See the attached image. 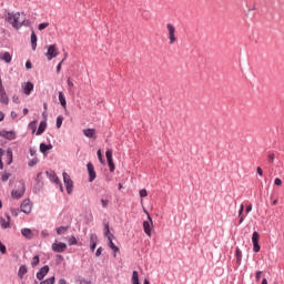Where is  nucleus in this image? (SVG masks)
Wrapping results in <instances>:
<instances>
[{
  "instance_id": "nucleus-50",
  "label": "nucleus",
  "mask_w": 284,
  "mask_h": 284,
  "mask_svg": "<svg viewBox=\"0 0 284 284\" xmlns=\"http://www.w3.org/2000/svg\"><path fill=\"white\" fill-rule=\"evenodd\" d=\"M274 183H275V185H277V186L283 185V181H282L280 178H276V179L274 180Z\"/></svg>"
},
{
  "instance_id": "nucleus-54",
  "label": "nucleus",
  "mask_w": 284,
  "mask_h": 284,
  "mask_svg": "<svg viewBox=\"0 0 284 284\" xmlns=\"http://www.w3.org/2000/svg\"><path fill=\"white\" fill-rule=\"evenodd\" d=\"M256 172L260 176H263V169H261V166L256 169Z\"/></svg>"
},
{
  "instance_id": "nucleus-49",
  "label": "nucleus",
  "mask_w": 284,
  "mask_h": 284,
  "mask_svg": "<svg viewBox=\"0 0 284 284\" xmlns=\"http://www.w3.org/2000/svg\"><path fill=\"white\" fill-rule=\"evenodd\" d=\"M101 203H102V207H108V205H109V203H110V201L109 200H104V199H102L101 200Z\"/></svg>"
},
{
  "instance_id": "nucleus-53",
  "label": "nucleus",
  "mask_w": 284,
  "mask_h": 284,
  "mask_svg": "<svg viewBox=\"0 0 284 284\" xmlns=\"http://www.w3.org/2000/svg\"><path fill=\"white\" fill-rule=\"evenodd\" d=\"M102 252H103V247H99L95 252V256H100Z\"/></svg>"
},
{
  "instance_id": "nucleus-37",
  "label": "nucleus",
  "mask_w": 284,
  "mask_h": 284,
  "mask_svg": "<svg viewBox=\"0 0 284 284\" xmlns=\"http://www.w3.org/2000/svg\"><path fill=\"white\" fill-rule=\"evenodd\" d=\"M253 252H261V245H258V242H253Z\"/></svg>"
},
{
  "instance_id": "nucleus-62",
  "label": "nucleus",
  "mask_w": 284,
  "mask_h": 284,
  "mask_svg": "<svg viewBox=\"0 0 284 284\" xmlns=\"http://www.w3.org/2000/svg\"><path fill=\"white\" fill-rule=\"evenodd\" d=\"M11 116H12V119H17V112L12 111Z\"/></svg>"
},
{
  "instance_id": "nucleus-29",
  "label": "nucleus",
  "mask_w": 284,
  "mask_h": 284,
  "mask_svg": "<svg viewBox=\"0 0 284 284\" xmlns=\"http://www.w3.org/2000/svg\"><path fill=\"white\" fill-rule=\"evenodd\" d=\"M132 284H140L139 283V272H136V271H133V273H132Z\"/></svg>"
},
{
  "instance_id": "nucleus-39",
  "label": "nucleus",
  "mask_w": 284,
  "mask_h": 284,
  "mask_svg": "<svg viewBox=\"0 0 284 284\" xmlns=\"http://www.w3.org/2000/svg\"><path fill=\"white\" fill-rule=\"evenodd\" d=\"M235 256L237 261H241V258H243V253L241 252V248H236Z\"/></svg>"
},
{
  "instance_id": "nucleus-23",
  "label": "nucleus",
  "mask_w": 284,
  "mask_h": 284,
  "mask_svg": "<svg viewBox=\"0 0 284 284\" xmlns=\"http://www.w3.org/2000/svg\"><path fill=\"white\" fill-rule=\"evenodd\" d=\"M13 155H12V149H7V165H12Z\"/></svg>"
},
{
  "instance_id": "nucleus-46",
  "label": "nucleus",
  "mask_w": 284,
  "mask_h": 284,
  "mask_svg": "<svg viewBox=\"0 0 284 284\" xmlns=\"http://www.w3.org/2000/svg\"><path fill=\"white\" fill-rule=\"evenodd\" d=\"M140 196L141 199H145V196H148V190L145 189L140 190Z\"/></svg>"
},
{
  "instance_id": "nucleus-21",
  "label": "nucleus",
  "mask_w": 284,
  "mask_h": 284,
  "mask_svg": "<svg viewBox=\"0 0 284 284\" xmlns=\"http://www.w3.org/2000/svg\"><path fill=\"white\" fill-rule=\"evenodd\" d=\"M0 223L3 230H8L10 227V215H7V219L1 217Z\"/></svg>"
},
{
  "instance_id": "nucleus-60",
  "label": "nucleus",
  "mask_w": 284,
  "mask_h": 284,
  "mask_svg": "<svg viewBox=\"0 0 284 284\" xmlns=\"http://www.w3.org/2000/svg\"><path fill=\"white\" fill-rule=\"evenodd\" d=\"M3 119H6V115L3 114V112H0V122L3 121Z\"/></svg>"
},
{
  "instance_id": "nucleus-40",
  "label": "nucleus",
  "mask_w": 284,
  "mask_h": 284,
  "mask_svg": "<svg viewBox=\"0 0 284 284\" xmlns=\"http://www.w3.org/2000/svg\"><path fill=\"white\" fill-rule=\"evenodd\" d=\"M29 128H30L33 132H37V121L30 122Z\"/></svg>"
},
{
  "instance_id": "nucleus-32",
  "label": "nucleus",
  "mask_w": 284,
  "mask_h": 284,
  "mask_svg": "<svg viewBox=\"0 0 284 284\" xmlns=\"http://www.w3.org/2000/svg\"><path fill=\"white\" fill-rule=\"evenodd\" d=\"M39 255L33 256L32 261H31V266L32 267H37V265H39Z\"/></svg>"
},
{
  "instance_id": "nucleus-36",
  "label": "nucleus",
  "mask_w": 284,
  "mask_h": 284,
  "mask_svg": "<svg viewBox=\"0 0 284 284\" xmlns=\"http://www.w3.org/2000/svg\"><path fill=\"white\" fill-rule=\"evenodd\" d=\"M61 125H63V115L57 118V128L59 129Z\"/></svg>"
},
{
  "instance_id": "nucleus-58",
  "label": "nucleus",
  "mask_w": 284,
  "mask_h": 284,
  "mask_svg": "<svg viewBox=\"0 0 284 284\" xmlns=\"http://www.w3.org/2000/svg\"><path fill=\"white\" fill-rule=\"evenodd\" d=\"M59 284H68V282L65 281V278H61L59 280Z\"/></svg>"
},
{
  "instance_id": "nucleus-57",
  "label": "nucleus",
  "mask_w": 284,
  "mask_h": 284,
  "mask_svg": "<svg viewBox=\"0 0 284 284\" xmlns=\"http://www.w3.org/2000/svg\"><path fill=\"white\" fill-rule=\"evenodd\" d=\"M250 212H252V204H250L248 206H246V213L250 214Z\"/></svg>"
},
{
  "instance_id": "nucleus-56",
  "label": "nucleus",
  "mask_w": 284,
  "mask_h": 284,
  "mask_svg": "<svg viewBox=\"0 0 284 284\" xmlns=\"http://www.w3.org/2000/svg\"><path fill=\"white\" fill-rule=\"evenodd\" d=\"M61 65H63V62H60L57 67V73L59 74V72H61Z\"/></svg>"
},
{
  "instance_id": "nucleus-52",
  "label": "nucleus",
  "mask_w": 284,
  "mask_h": 284,
  "mask_svg": "<svg viewBox=\"0 0 284 284\" xmlns=\"http://www.w3.org/2000/svg\"><path fill=\"white\" fill-rule=\"evenodd\" d=\"M11 214H12V216H19V210L12 209Z\"/></svg>"
},
{
  "instance_id": "nucleus-3",
  "label": "nucleus",
  "mask_w": 284,
  "mask_h": 284,
  "mask_svg": "<svg viewBox=\"0 0 284 284\" xmlns=\"http://www.w3.org/2000/svg\"><path fill=\"white\" fill-rule=\"evenodd\" d=\"M166 30H168L169 43H170V45H173V43H176V41H178L176 28L174 27V24L168 23Z\"/></svg>"
},
{
  "instance_id": "nucleus-27",
  "label": "nucleus",
  "mask_w": 284,
  "mask_h": 284,
  "mask_svg": "<svg viewBox=\"0 0 284 284\" xmlns=\"http://www.w3.org/2000/svg\"><path fill=\"white\" fill-rule=\"evenodd\" d=\"M48 150H52V145H48L45 143L40 144V152H42V154H45V152H48Z\"/></svg>"
},
{
  "instance_id": "nucleus-33",
  "label": "nucleus",
  "mask_w": 284,
  "mask_h": 284,
  "mask_svg": "<svg viewBox=\"0 0 284 284\" xmlns=\"http://www.w3.org/2000/svg\"><path fill=\"white\" fill-rule=\"evenodd\" d=\"M258 239H261V235L255 231L252 235V243H258Z\"/></svg>"
},
{
  "instance_id": "nucleus-45",
  "label": "nucleus",
  "mask_w": 284,
  "mask_h": 284,
  "mask_svg": "<svg viewBox=\"0 0 284 284\" xmlns=\"http://www.w3.org/2000/svg\"><path fill=\"white\" fill-rule=\"evenodd\" d=\"M104 234H105L106 236H110V234H112V233H110V224H105V225H104Z\"/></svg>"
},
{
  "instance_id": "nucleus-5",
  "label": "nucleus",
  "mask_w": 284,
  "mask_h": 284,
  "mask_svg": "<svg viewBox=\"0 0 284 284\" xmlns=\"http://www.w3.org/2000/svg\"><path fill=\"white\" fill-rule=\"evenodd\" d=\"M62 176H63L64 185L67 189V193L72 194L74 190V182L70 178V174H68L67 172H63Z\"/></svg>"
},
{
  "instance_id": "nucleus-59",
  "label": "nucleus",
  "mask_w": 284,
  "mask_h": 284,
  "mask_svg": "<svg viewBox=\"0 0 284 284\" xmlns=\"http://www.w3.org/2000/svg\"><path fill=\"white\" fill-rule=\"evenodd\" d=\"M43 108H44L43 116H45V111L48 110V103H44Z\"/></svg>"
},
{
  "instance_id": "nucleus-34",
  "label": "nucleus",
  "mask_w": 284,
  "mask_h": 284,
  "mask_svg": "<svg viewBox=\"0 0 284 284\" xmlns=\"http://www.w3.org/2000/svg\"><path fill=\"white\" fill-rule=\"evenodd\" d=\"M99 241V237L97 236V234H91L90 236V244H97Z\"/></svg>"
},
{
  "instance_id": "nucleus-9",
  "label": "nucleus",
  "mask_w": 284,
  "mask_h": 284,
  "mask_svg": "<svg viewBox=\"0 0 284 284\" xmlns=\"http://www.w3.org/2000/svg\"><path fill=\"white\" fill-rule=\"evenodd\" d=\"M21 212L24 214H30L32 212V202L30 200H24L21 204Z\"/></svg>"
},
{
  "instance_id": "nucleus-13",
  "label": "nucleus",
  "mask_w": 284,
  "mask_h": 284,
  "mask_svg": "<svg viewBox=\"0 0 284 284\" xmlns=\"http://www.w3.org/2000/svg\"><path fill=\"white\" fill-rule=\"evenodd\" d=\"M87 168L89 172V182L92 183V181L97 179V172H94V165H92V163H89Z\"/></svg>"
},
{
  "instance_id": "nucleus-44",
  "label": "nucleus",
  "mask_w": 284,
  "mask_h": 284,
  "mask_svg": "<svg viewBox=\"0 0 284 284\" xmlns=\"http://www.w3.org/2000/svg\"><path fill=\"white\" fill-rule=\"evenodd\" d=\"M274 159H275L274 153H268V155H267L268 163H274Z\"/></svg>"
},
{
  "instance_id": "nucleus-41",
  "label": "nucleus",
  "mask_w": 284,
  "mask_h": 284,
  "mask_svg": "<svg viewBox=\"0 0 284 284\" xmlns=\"http://www.w3.org/2000/svg\"><path fill=\"white\" fill-rule=\"evenodd\" d=\"M2 156H3V149L0 148V170H3V160H2Z\"/></svg>"
},
{
  "instance_id": "nucleus-48",
  "label": "nucleus",
  "mask_w": 284,
  "mask_h": 284,
  "mask_svg": "<svg viewBox=\"0 0 284 284\" xmlns=\"http://www.w3.org/2000/svg\"><path fill=\"white\" fill-rule=\"evenodd\" d=\"M261 274H263V271H257L255 273V278H256V282L258 283V281H261Z\"/></svg>"
},
{
  "instance_id": "nucleus-2",
  "label": "nucleus",
  "mask_w": 284,
  "mask_h": 284,
  "mask_svg": "<svg viewBox=\"0 0 284 284\" xmlns=\"http://www.w3.org/2000/svg\"><path fill=\"white\" fill-rule=\"evenodd\" d=\"M26 194V182L23 180L19 181L18 189H13L11 192L12 199H22L23 195Z\"/></svg>"
},
{
  "instance_id": "nucleus-63",
  "label": "nucleus",
  "mask_w": 284,
  "mask_h": 284,
  "mask_svg": "<svg viewBox=\"0 0 284 284\" xmlns=\"http://www.w3.org/2000/svg\"><path fill=\"white\" fill-rule=\"evenodd\" d=\"M28 112H29L28 108H24V109H23V114H24V116H26V114H28Z\"/></svg>"
},
{
  "instance_id": "nucleus-25",
  "label": "nucleus",
  "mask_w": 284,
  "mask_h": 284,
  "mask_svg": "<svg viewBox=\"0 0 284 284\" xmlns=\"http://www.w3.org/2000/svg\"><path fill=\"white\" fill-rule=\"evenodd\" d=\"M31 47L32 50H37V33L34 31L31 32Z\"/></svg>"
},
{
  "instance_id": "nucleus-15",
  "label": "nucleus",
  "mask_w": 284,
  "mask_h": 284,
  "mask_svg": "<svg viewBox=\"0 0 284 284\" xmlns=\"http://www.w3.org/2000/svg\"><path fill=\"white\" fill-rule=\"evenodd\" d=\"M83 134L87 139H97V129H84Z\"/></svg>"
},
{
  "instance_id": "nucleus-64",
  "label": "nucleus",
  "mask_w": 284,
  "mask_h": 284,
  "mask_svg": "<svg viewBox=\"0 0 284 284\" xmlns=\"http://www.w3.org/2000/svg\"><path fill=\"white\" fill-rule=\"evenodd\" d=\"M262 284H267V278H263Z\"/></svg>"
},
{
  "instance_id": "nucleus-7",
  "label": "nucleus",
  "mask_w": 284,
  "mask_h": 284,
  "mask_svg": "<svg viewBox=\"0 0 284 284\" xmlns=\"http://www.w3.org/2000/svg\"><path fill=\"white\" fill-rule=\"evenodd\" d=\"M52 251L57 252L58 254H62V252H65L68 250V245L63 242H57L52 244Z\"/></svg>"
},
{
  "instance_id": "nucleus-20",
  "label": "nucleus",
  "mask_w": 284,
  "mask_h": 284,
  "mask_svg": "<svg viewBox=\"0 0 284 284\" xmlns=\"http://www.w3.org/2000/svg\"><path fill=\"white\" fill-rule=\"evenodd\" d=\"M21 234L24 236V239H33L34 236V233H32V230L30 229H22Z\"/></svg>"
},
{
  "instance_id": "nucleus-12",
  "label": "nucleus",
  "mask_w": 284,
  "mask_h": 284,
  "mask_svg": "<svg viewBox=\"0 0 284 284\" xmlns=\"http://www.w3.org/2000/svg\"><path fill=\"white\" fill-rule=\"evenodd\" d=\"M22 90L27 97H30L32 90H34V84H32V82H24L22 84Z\"/></svg>"
},
{
  "instance_id": "nucleus-6",
  "label": "nucleus",
  "mask_w": 284,
  "mask_h": 284,
  "mask_svg": "<svg viewBox=\"0 0 284 284\" xmlns=\"http://www.w3.org/2000/svg\"><path fill=\"white\" fill-rule=\"evenodd\" d=\"M45 57H47L48 61H52V59H57V57H59V49H57V44H50L48 47Z\"/></svg>"
},
{
  "instance_id": "nucleus-19",
  "label": "nucleus",
  "mask_w": 284,
  "mask_h": 284,
  "mask_svg": "<svg viewBox=\"0 0 284 284\" xmlns=\"http://www.w3.org/2000/svg\"><path fill=\"white\" fill-rule=\"evenodd\" d=\"M112 239H114V235L113 234H110L109 236H108V241H109V247L113 251V252H119V246H116L115 244H114V242L112 241Z\"/></svg>"
},
{
  "instance_id": "nucleus-43",
  "label": "nucleus",
  "mask_w": 284,
  "mask_h": 284,
  "mask_svg": "<svg viewBox=\"0 0 284 284\" xmlns=\"http://www.w3.org/2000/svg\"><path fill=\"white\" fill-rule=\"evenodd\" d=\"M97 155H98L100 163H105V161L103 160V154H101V150H98Z\"/></svg>"
},
{
  "instance_id": "nucleus-24",
  "label": "nucleus",
  "mask_w": 284,
  "mask_h": 284,
  "mask_svg": "<svg viewBox=\"0 0 284 284\" xmlns=\"http://www.w3.org/2000/svg\"><path fill=\"white\" fill-rule=\"evenodd\" d=\"M59 101L62 108L65 110V108H68V102L65 101V95L61 91L59 92Z\"/></svg>"
},
{
  "instance_id": "nucleus-61",
  "label": "nucleus",
  "mask_w": 284,
  "mask_h": 284,
  "mask_svg": "<svg viewBox=\"0 0 284 284\" xmlns=\"http://www.w3.org/2000/svg\"><path fill=\"white\" fill-rule=\"evenodd\" d=\"M90 245H91L92 252H94V250H97V244H90Z\"/></svg>"
},
{
  "instance_id": "nucleus-26",
  "label": "nucleus",
  "mask_w": 284,
  "mask_h": 284,
  "mask_svg": "<svg viewBox=\"0 0 284 284\" xmlns=\"http://www.w3.org/2000/svg\"><path fill=\"white\" fill-rule=\"evenodd\" d=\"M10 176H12V174H10V172L4 171V172L0 173V179L3 183H6L8 181V179H10Z\"/></svg>"
},
{
  "instance_id": "nucleus-8",
  "label": "nucleus",
  "mask_w": 284,
  "mask_h": 284,
  "mask_svg": "<svg viewBox=\"0 0 284 284\" xmlns=\"http://www.w3.org/2000/svg\"><path fill=\"white\" fill-rule=\"evenodd\" d=\"M0 136L8 139V141H14L17 139V133L14 131H0Z\"/></svg>"
},
{
  "instance_id": "nucleus-30",
  "label": "nucleus",
  "mask_w": 284,
  "mask_h": 284,
  "mask_svg": "<svg viewBox=\"0 0 284 284\" xmlns=\"http://www.w3.org/2000/svg\"><path fill=\"white\" fill-rule=\"evenodd\" d=\"M67 83L69 85V92H72V94H74V82H72V79L68 78Z\"/></svg>"
},
{
  "instance_id": "nucleus-35",
  "label": "nucleus",
  "mask_w": 284,
  "mask_h": 284,
  "mask_svg": "<svg viewBox=\"0 0 284 284\" xmlns=\"http://www.w3.org/2000/svg\"><path fill=\"white\" fill-rule=\"evenodd\" d=\"M54 281H55V278H54V276H52V277H49V278L42 281L40 284H54Z\"/></svg>"
},
{
  "instance_id": "nucleus-10",
  "label": "nucleus",
  "mask_w": 284,
  "mask_h": 284,
  "mask_svg": "<svg viewBox=\"0 0 284 284\" xmlns=\"http://www.w3.org/2000/svg\"><path fill=\"white\" fill-rule=\"evenodd\" d=\"M105 156L110 168V172H114V160H112V150H106Z\"/></svg>"
},
{
  "instance_id": "nucleus-47",
  "label": "nucleus",
  "mask_w": 284,
  "mask_h": 284,
  "mask_svg": "<svg viewBox=\"0 0 284 284\" xmlns=\"http://www.w3.org/2000/svg\"><path fill=\"white\" fill-rule=\"evenodd\" d=\"M0 252H1V254H6V252H7L6 245H3V243H1V241H0Z\"/></svg>"
},
{
  "instance_id": "nucleus-42",
  "label": "nucleus",
  "mask_w": 284,
  "mask_h": 284,
  "mask_svg": "<svg viewBox=\"0 0 284 284\" xmlns=\"http://www.w3.org/2000/svg\"><path fill=\"white\" fill-rule=\"evenodd\" d=\"M48 26H50V23H48V22L40 23L38 27V30H45V28H48Z\"/></svg>"
},
{
  "instance_id": "nucleus-38",
  "label": "nucleus",
  "mask_w": 284,
  "mask_h": 284,
  "mask_svg": "<svg viewBox=\"0 0 284 284\" xmlns=\"http://www.w3.org/2000/svg\"><path fill=\"white\" fill-rule=\"evenodd\" d=\"M79 242L77 241V237L74 235H72L69 239V245H77Z\"/></svg>"
},
{
  "instance_id": "nucleus-28",
  "label": "nucleus",
  "mask_w": 284,
  "mask_h": 284,
  "mask_svg": "<svg viewBox=\"0 0 284 284\" xmlns=\"http://www.w3.org/2000/svg\"><path fill=\"white\" fill-rule=\"evenodd\" d=\"M245 210V206L243 204H241L240 206V211H239V217H240V225L241 223H243L245 221V216H243V211Z\"/></svg>"
},
{
  "instance_id": "nucleus-51",
  "label": "nucleus",
  "mask_w": 284,
  "mask_h": 284,
  "mask_svg": "<svg viewBox=\"0 0 284 284\" xmlns=\"http://www.w3.org/2000/svg\"><path fill=\"white\" fill-rule=\"evenodd\" d=\"M12 101H13V103H21L19 95H13Z\"/></svg>"
},
{
  "instance_id": "nucleus-16",
  "label": "nucleus",
  "mask_w": 284,
  "mask_h": 284,
  "mask_svg": "<svg viewBox=\"0 0 284 284\" xmlns=\"http://www.w3.org/2000/svg\"><path fill=\"white\" fill-rule=\"evenodd\" d=\"M0 103H4L8 105L10 103V99L8 98V93H6V89H0Z\"/></svg>"
},
{
  "instance_id": "nucleus-55",
  "label": "nucleus",
  "mask_w": 284,
  "mask_h": 284,
  "mask_svg": "<svg viewBox=\"0 0 284 284\" xmlns=\"http://www.w3.org/2000/svg\"><path fill=\"white\" fill-rule=\"evenodd\" d=\"M26 68H27V70L32 69V63L30 61H27L26 62Z\"/></svg>"
},
{
  "instance_id": "nucleus-18",
  "label": "nucleus",
  "mask_w": 284,
  "mask_h": 284,
  "mask_svg": "<svg viewBox=\"0 0 284 284\" xmlns=\"http://www.w3.org/2000/svg\"><path fill=\"white\" fill-rule=\"evenodd\" d=\"M45 128H48V122L41 121L38 131L36 132L37 136H41V134L45 132Z\"/></svg>"
},
{
  "instance_id": "nucleus-22",
  "label": "nucleus",
  "mask_w": 284,
  "mask_h": 284,
  "mask_svg": "<svg viewBox=\"0 0 284 284\" xmlns=\"http://www.w3.org/2000/svg\"><path fill=\"white\" fill-rule=\"evenodd\" d=\"M26 274H28V266L21 265L18 271L19 278H23V276H26Z\"/></svg>"
},
{
  "instance_id": "nucleus-11",
  "label": "nucleus",
  "mask_w": 284,
  "mask_h": 284,
  "mask_svg": "<svg viewBox=\"0 0 284 284\" xmlns=\"http://www.w3.org/2000/svg\"><path fill=\"white\" fill-rule=\"evenodd\" d=\"M50 272V266L44 265L40 271L37 273L38 281H43L45 278V275Z\"/></svg>"
},
{
  "instance_id": "nucleus-1",
  "label": "nucleus",
  "mask_w": 284,
  "mask_h": 284,
  "mask_svg": "<svg viewBox=\"0 0 284 284\" xmlns=\"http://www.w3.org/2000/svg\"><path fill=\"white\" fill-rule=\"evenodd\" d=\"M7 21L12 26V28H16V30H19L23 23H26V17L21 18L20 12H11L7 14Z\"/></svg>"
},
{
  "instance_id": "nucleus-17",
  "label": "nucleus",
  "mask_w": 284,
  "mask_h": 284,
  "mask_svg": "<svg viewBox=\"0 0 284 284\" xmlns=\"http://www.w3.org/2000/svg\"><path fill=\"white\" fill-rule=\"evenodd\" d=\"M0 61H4V63H11L12 62V55L10 52H1L0 53Z\"/></svg>"
},
{
  "instance_id": "nucleus-4",
  "label": "nucleus",
  "mask_w": 284,
  "mask_h": 284,
  "mask_svg": "<svg viewBox=\"0 0 284 284\" xmlns=\"http://www.w3.org/2000/svg\"><path fill=\"white\" fill-rule=\"evenodd\" d=\"M144 212L148 215V221L143 222V230L146 236H152V229L154 227V222L152 221L150 213H148V211Z\"/></svg>"
},
{
  "instance_id": "nucleus-14",
  "label": "nucleus",
  "mask_w": 284,
  "mask_h": 284,
  "mask_svg": "<svg viewBox=\"0 0 284 284\" xmlns=\"http://www.w3.org/2000/svg\"><path fill=\"white\" fill-rule=\"evenodd\" d=\"M47 174H50V180L57 185H60V190L63 191V184H61V181L59 180V176H57V173L51 171V172H47Z\"/></svg>"
},
{
  "instance_id": "nucleus-31",
  "label": "nucleus",
  "mask_w": 284,
  "mask_h": 284,
  "mask_svg": "<svg viewBox=\"0 0 284 284\" xmlns=\"http://www.w3.org/2000/svg\"><path fill=\"white\" fill-rule=\"evenodd\" d=\"M69 230L68 226H60L57 229V234L61 235V234H65V232Z\"/></svg>"
}]
</instances>
